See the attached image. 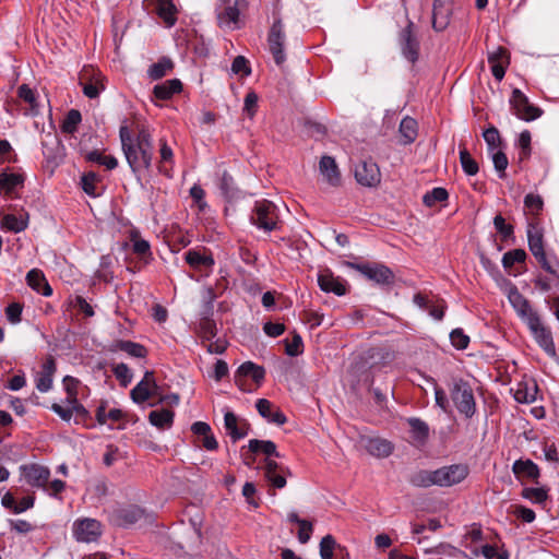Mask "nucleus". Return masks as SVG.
I'll use <instances>...</instances> for the list:
<instances>
[{
    "label": "nucleus",
    "instance_id": "obj_29",
    "mask_svg": "<svg viewBox=\"0 0 559 559\" xmlns=\"http://www.w3.org/2000/svg\"><path fill=\"white\" fill-rule=\"evenodd\" d=\"M411 428L412 438L419 444H425L429 438V426L418 417H408L406 419Z\"/></svg>",
    "mask_w": 559,
    "mask_h": 559
},
{
    "label": "nucleus",
    "instance_id": "obj_42",
    "mask_svg": "<svg viewBox=\"0 0 559 559\" xmlns=\"http://www.w3.org/2000/svg\"><path fill=\"white\" fill-rule=\"evenodd\" d=\"M80 85L82 86L83 94L91 98H97L102 91L105 90V85L103 84L100 79L85 81V76L81 79Z\"/></svg>",
    "mask_w": 559,
    "mask_h": 559
},
{
    "label": "nucleus",
    "instance_id": "obj_56",
    "mask_svg": "<svg viewBox=\"0 0 559 559\" xmlns=\"http://www.w3.org/2000/svg\"><path fill=\"white\" fill-rule=\"evenodd\" d=\"M285 353L290 357H296L304 352L302 337L298 333H294L292 341H285Z\"/></svg>",
    "mask_w": 559,
    "mask_h": 559
},
{
    "label": "nucleus",
    "instance_id": "obj_8",
    "mask_svg": "<svg viewBox=\"0 0 559 559\" xmlns=\"http://www.w3.org/2000/svg\"><path fill=\"white\" fill-rule=\"evenodd\" d=\"M284 25L281 19L274 20L267 35L269 50L277 66H282L286 60L285 53Z\"/></svg>",
    "mask_w": 559,
    "mask_h": 559
},
{
    "label": "nucleus",
    "instance_id": "obj_15",
    "mask_svg": "<svg viewBox=\"0 0 559 559\" xmlns=\"http://www.w3.org/2000/svg\"><path fill=\"white\" fill-rule=\"evenodd\" d=\"M102 525L94 519L76 521L73 525V534L78 542H95L102 534Z\"/></svg>",
    "mask_w": 559,
    "mask_h": 559
},
{
    "label": "nucleus",
    "instance_id": "obj_13",
    "mask_svg": "<svg viewBox=\"0 0 559 559\" xmlns=\"http://www.w3.org/2000/svg\"><path fill=\"white\" fill-rule=\"evenodd\" d=\"M507 296L516 314L525 323H528L531 318L538 317V313L532 309L530 301L519 292L515 285L510 284Z\"/></svg>",
    "mask_w": 559,
    "mask_h": 559
},
{
    "label": "nucleus",
    "instance_id": "obj_63",
    "mask_svg": "<svg viewBox=\"0 0 559 559\" xmlns=\"http://www.w3.org/2000/svg\"><path fill=\"white\" fill-rule=\"evenodd\" d=\"M524 205L533 213L538 214L543 210V199L538 194L528 193L524 198Z\"/></svg>",
    "mask_w": 559,
    "mask_h": 559
},
{
    "label": "nucleus",
    "instance_id": "obj_58",
    "mask_svg": "<svg viewBox=\"0 0 559 559\" xmlns=\"http://www.w3.org/2000/svg\"><path fill=\"white\" fill-rule=\"evenodd\" d=\"M17 95L21 99L31 105L32 114L36 115V93L27 84H22L17 90Z\"/></svg>",
    "mask_w": 559,
    "mask_h": 559
},
{
    "label": "nucleus",
    "instance_id": "obj_10",
    "mask_svg": "<svg viewBox=\"0 0 559 559\" xmlns=\"http://www.w3.org/2000/svg\"><path fill=\"white\" fill-rule=\"evenodd\" d=\"M465 464H452L435 469L436 486L451 487L462 483L468 475Z\"/></svg>",
    "mask_w": 559,
    "mask_h": 559
},
{
    "label": "nucleus",
    "instance_id": "obj_53",
    "mask_svg": "<svg viewBox=\"0 0 559 559\" xmlns=\"http://www.w3.org/2000/svg\"><path fill=\"white\" fill-rule=\"evenodd\" d=\"M428 381L433 384L436 405L442 412L448 413L450 411V403H449V400L447 397L444 390L442 388L438 386V384L433 378H429Z\"/></svg>",
    "mask_w": 559,
    "mask_h": 559
},
{
    "label": "nucleus",
    "instance_id": "obj_23",
    "mask_svg": "<svg viewBox=\"0 0 559 559\" xmlns=\"http://www.w3.org/2000/svg\"><path fill=\"white\" fill-rule=\"evenodd\" d=\"M319 171L323 179L332 187H337L341 183V173L335 158L329 155L321 157L319 162Z\"/></svg>",
    "mask_w": 559,
    "mask_h": 559
},
{
    "label": "nucleus",
    "instance_id": "obj_24",
    "mask_svg": "<svg viewBox=\"0 0 559 559\" xmlns=\"http://www.w3.org/2000/svg\"><path fill=\"white\" fill-rule=\"evenodd\" d=\"M152 3L155 5L156 14L167 28L177 23L178 10L173 0H152Z\"/></svg>",
    "mask_w": 559,
    "mask_h": 559
},
{
    "label": "nucleus",
    "instance_id": "obj_20",
    "mask_svg": "<svg viewBox=\"0 0 559 559\" xmlns=\"http://www.w3.org/2000/svg\"><path fill=\"white\" fill-rule=\"evenodd\" d=\"M488 62L491 67V73L497 81H501L506 75V69L509 64L508 50L503 47H497L488 52Z\"/></svg>",
    "mask_w": 559,
    "mask_h": 559
},
{
    "label": "nucleus",
    "instance_id": "obj_54",
    "mask_svg": "<svg viewBox=\"0 0 559 559\" xmlns=\"http://www.w3.org/2000/svg\"><path fill=\"white\" fill-rule=\"evenodd\" d=\"M336 543L332 535L324 536L320 542V556L322 559H332L336 551Z\"/></svg>",
    "mask_w": 559,
    "mask_h": 559
},
{
    "label": "nucleus",
    "instance_id": "obj_12",
    "mask_svg": "<svg viewBox=\"0 0 559 559\" xmlns=\"http://www.w3.org/2000/svg\"><path fill=\"white\" fill-rule=\"evenodd\" d=\"M526 324L534 340L545 350V353L549 356H555L556 347L552 334L550 330L542 323L539 316L536 318H531L530 322Z\"/></svg>",
    "mask_w": 559,
    "mask_h": 559
},
{
    "label": "nucleus",
    "instance_id": "obj_52",
    "mask_svg": "<svg viewBox=\"0 0 559 559\" xmlns=\"http://www.w3.org/2000/svg\"><path fill=\"white\" fill-rule=\"evenodd\" d=\"M536 393H537V386L534 384L532 389H528L527 385L523 388L522 384H519V388L516 389L514 393V399L519 403H533L536 400Z\"/></svg>",
    "mask_w": 559,
    "mask_h": 559
},
{
    "label": "nucleus",
    "instance_id": "obj_59",
    "mask_svg": "<svg viewBox=\"0 0 559 559\" xmlns=\"http://www.w3.org/2000/svg\"><path fill=\"white\" fill-rule=\"evenodd\" d=\"M492 163L495 169L498 171V176L500 179H503L506 177V169L508 167V157L507 155L501 151L491 152Z\"/></svg>",
    "mask_w": 559,
    "mask_h": 559
},
{
    "label": "nucleus",
    "instance_id": "obj_45",
    "mask_svg": "<svg viewBox=\"0 0 559 559\" xmlns=\"http://www.w3.org/2000/svg\"><path fill=\"white\" fill-rule=\"evenodd\" d=\"M435 471H419L411 477V484L416 487L427 488L436 486Z\"/></svg>",
    "mask_w": 559,
    "mask_h": 559
},
{
    "label": "nucleus",
    "instance_id": "obj_62",
    "mask_svg": "<svg viewBox=\"0 0 559 559\" xmlns=\"http://www.w3.org/2000/svg\"><path fill=\"white\" fill-rule=\"evenodd\" d=\"M231 71L235 74L249 75L251 73L249 61L243 56H237L231 63Z\"/></svg>",
    "mask_w": 559,
    "mask_h": 559
},
{
    "label": "nucleus",
    "instance_id": "obj_55",
    "mask_svg": "<svg viewBox=\"0 0 559 559\" xmlns=\"http://www.w3.org/2000/svg\"><path fill=\"white\" fill-rule=\"evenodd\" d=\"M493 226L500 234L502 240H508L513 236L514 228L511 224H507L502 215H496L493 218Z\"/></svg>",
    "mask_w": 559,
    "mask_h": 559
},
{
    "label": "nucleus",
    "instance_id": "obj_38",
    "mask_svg": "<svg viewBox=\"0 0 559 559\" xmlns=\"http://www.w3.org/2000/svg\"><path fill=\"white\" fill-rule=\"evenodd\" d=\"M190 538L185 546H181V548L186 547L193 554L194 559H199V550L202 544L201 525L200 523H197L195 521L192 520L190 521Z\"/></svg>",
    "mask_w": 559,
    "mask_h": 559
},
{
    "label": "nucleus",
    "instance_id": "obj_39",
    "mask_svg": "<svg viewBox=\"0 0 559 559\" xmlns=\"http://www.w3.org/2000/svg\"><path fill=\"white\" fill-rule=\"evenodd\" d=\"M173 68V61L167 57H163L148 68L147 74L152 80H159L171 71Z\"/></svg>",
    "mask_w": 559,
    "mask_h": 559
},
{
    "label": "nucleus",
    "instance_id": "obj_35",
    "mask_svg": "<svg viewBox=\"0 0 559 559\" xmlns=\"http://www.w3.org/2000/svg\"><path fill=\"white\" fill-rule=\"evenodd\" d=\"M174 416L175 414L170 409L163 408L158 411H152L148 414V421L151 423V425L159 429H165L169 428L173 425Z\"/></svg>",
    "mask_w": 559,
    "mask_h": 559
},
{
    "label": "nucleus",
    "instance_id": "obj_21",
    "mask_svg": "<svg viewBox=\"0 0 559 559\" xmlns=\"http://www.w3.org/2000/svg\"><path fill=\"white\" fill-rule=\"evenodd\" d=\"M152 386H156L153 371H146L143 379L131 390V399L134 403L141 404L152 397Z\"/></svg>",
    "mask_w": 559,
    "mask_h": 559
},
{
    "label": "nucleus",
    "instance_id": "obj_9",
    "mask_svg": "<svg viewBox=\"0 0 559 559\" xmlns=\"http://www.w3.org/2000/svg\"><path fill=\"white\" fill-rule=\"evenodd\" d=\"M510 105L515 116L524 121H533L543 114V110L531 104L527 96L519 88L512 91Z\"/></svg>",
    "mask_w": 559,
    "mask_h": 559
},
{
    "label": "nucleus",
    "instance_id": "obj_44",
    "mask_svg": "<svg viewBox=\"0 0 559 559\" xmlns=\"http://www.w3.org/2000/svg\"><path fill=\"white\" fill-rule=\"evenodd\" d=\"M218 188L227 199H233L238 194L234 178L226 170L219 177Z\"/></svg>",
    "mask_w": 559,
    "mask_h": 559
},
{
    "label": "nucleus",
    "instance_id": "obj_60",
    "mask_svg": "<svg viewBox=\"0 0 559 559\" xmlns=\"http://www.w3.org/2000/svg\"><path fill=\"white\" fill-rule=\"evenodd\" d=\"M112 372L123 386H127L132 381V372L123 362L115 365L112 367Z\"/></svg>",
    "mask_w": 559,
    "mask_h": 559
},
{
    "label": "nucleus",
    "instance_id": "obj_18",
    "mask_svg": "<svg viewBox=\"0 0 559 559\" xmlns=\"http://www.w3.org/2000/svg\"><path fill=\"white\" fill-rule=\"evenodd\" d=\"M452 14V0H435L432 8V27L436 32L444 31Z\"/></svg>",
    "mask_w": 559,
    "mask_h": 559
},
{
    "label": "nucleus",
    "instance_id": "obj_50",
    "mask_svg": "<svg viewBox=\"0 0 559 559\" xmlns=\"http://www.w3.org/2000/svg\"><path fill=\"white\" fill-rule=\"evenodd\" d=\"M449 198V193L444 188L436 187L432 190L428 191L423 197V202L427 206H433L437 203L444 202Z\"/></svg>",
    "mask_w": 559,
    "mask_h": 559
},
{
    "label": "nucleus",
    "instance_id": "obj_47",
    "mask_svg": "<svg viewBox=\"0 0 559 559\" xmlns=\"http://www.w3.org/2000/svg\"><path fill=\"white\" fill-rule=\"evenodd\" d=\"M81 121L82 115L79 110H69L61 124L62 132L73 134L78 130V126L81 123Z\"/></svg>",
    "mask_w": 559,
    "mask_h": 559
},
{
    "label": "nucleus",
    "instance_id": "obj_16",
    "mask_svg": "<svg viewBox=\"0 0 559 559\" xmlns=\"http://www.w3.org/2000/svg\"><path fill=\"white\" fill-rule=\"evenodd\" d=\"M247 7V0H235L233 4L226 5L223 10L217 9V20L219 26L238 28L240 12Z\"/></svg>",
    "mask_w": 559,
    "mask_h": 559
},
{
    "label": "nucleus",
    "instance_id": "obj_17",
    "mask_svg": "<svg viewBox=\"0 0 559 559\" xmlns=\"http://www.w3.org/2000/svg\"><path fill=\"white\" fill-rule=\"evenodd\" d=\"M355 178L365 187H376L381 179L379 167L372 160L360 162L355 167Z\"/></svg>",
    "mask_w": 559,
    "mask_h": 559
},
{
    "label": "nucleus",
    "instance_id": "obj_36",
    "mask_svg": "<svg viewBox=\"0 0 559 559\" xmlns=\"http://www.w3.org/2000/svg\"><path fill=\"white\" fill-rule=\"evenodd\" d=\"M527 254L523 249H513L506 252L502 257V266L503 269L513 276H516L518 273L512 272V267L515 263L522 264L525 262Z\"/></svg>",
    "mask_w": 559,
    "mask_h": 559
},
{
    "label": "nucleus",
    "instance_id": "obj_61",
    "mask_svg": "<svg viewBox=\"0 0 559 559\" xmlns=\"http://www.w3.org/2000/svg\"><path fill=\"white\" fill-rule=\"evenodd\" d=\"M483 136L490 153L495 152L501 142L499 131L495 127H490L484 131Z\"/></svg>",
    "mask_w": 559,
    "mask_h": 559
},
{
    "label": "nucleus",
    "instance_id": "obj_22",
    "mask_svg": "<svg viewBox=\"0 0 559 559\" xmlns=\"http://www.w3.org/2000/svg\"><path fill=\"white\" fill-rule=\"evenodd\" d=\"M57 370L56 360L52 356H48L41 365V370L36 378V389L46 393L52 388L53 374Z\"/></svg>",
    "mask_w": 559,
    "mask_h": 559
},
{
    "label": "nucleus",
    "instance_id": "obj_37",
    "mask_svg": "<svg viewBox=\"0 0 559 559\" xmlns=\"http://www.w3.org/2000/svg\"><path fill=\"white\" fill-rule=\"evenodd\" d=\"M201 309L200 317H213L214 302L217 299V294L212 286H206L201 293Z\"/></svg>",
    "mask_w": 559,
    "mask_h": 559
},
{
    "label": "nucleus",
    "instance_id": "obj_2",
    "mask_svg": "<svg viewBox=\"0 0 559 559\" xmlns=\"http://www.w3.org/2000/svg\"><path fill=\"white\" fill-rule=\"evenodd\" d=\"M119 138L126 160L132 174L140 182L143 170H148L152 166L153 148L136 145V142L133 141V135L127 124H122L120 127Z\"/></svg>",
    "mask_w": 559,
    "mask_h": 559
},
{
    "label": "nucleus",
    "instance_id": "obj_49",
    "mask_svg": "<svg viewBox=\"0 0 559 559\" xmlns=\"http://www.w3.org/2000/svg\"><path fill=\"white\" fill-rule=\"evenodd\" d=\"M460 162L463 171L468 176H475L479 168L477 162L472 157L465 147L460 148Z\"/></svg>",
    "mask_w": 559,
    "mask_h": 559
},
{
    "label": "nucleus",
    "instance_id": "obj_28",
    "mask_svg": "<svg viewBox=\"0 0 559 559\" xmlns=\"http://www.w3.org/2000/svg\"><path fill=\"white\" fill-rule=\"evenodd\" d=\"M512 472L516 478H527L535 480L539 477V468L532 460H516L512 465Z\"/></svg>",
    "mask_w": 559,
    "mask_h": 559
},
{
    "label": "nucleus",
    "instance_id": "obj_6",
    "mask_svg": "<svg viewBox=\"0 0 559 559\" xmlns=\"http://www.w3.org/2000/svg\"><path fill=\"white\" fill-rule=\"evenodd\" d=\"M397 44L403 58L412 64L419 59L420 41L414 31V23L407 22V25L399 33Z\"/></svg>",
    "mask_w": 559,
    "mask_h": 559
},
{
    "label": "nucleus",
    "instance_id": "obj_1",
    "mask_svg": "<svg viewBox=\"0 0 559 559\" xmlns=\"http://www.w3.org/2000/svg\"><path fill=\"white\" fill-rule=\"evenodd\" d=\"M248 449L252 454L263 453L265 459L263 461V474L269 485L276 489H282L286 486V475L289 471L275 462L272 457H281L277 452L276 444L271 440L251 439L248 442Z\"/></svg>",
    "mask_w": 559,
    "mask_h": 559
},
{
    "label": "nucleus",
    "instance_id": "obj_19",
    "mask_svg": "<svg viewBox=\"0 0 559 559\" xmlns=\"http://www.w3.org/2000/svg\"><path fill=\"white\" fill-rule=\"evenodd\" d=\"M318 285L325 293H333L336 296L346 294V282L336 277L330 270H324L318 275Z\"/></svg>",
    "mask_w": 559,
    "mask_h": 559
},
{
    "label": "nucleus",
    "instance_id": "obj_51",
    "mask_svg": "<svg viewBox=\"0 0 559 559\" xmlns=\"http://www.w3.org/2000/svg\"><path fill=\"white\" fill-rule=\"evenodd\" d=\"M531 132L528 130H524L520 133L518 139L519 146V159L522 162L530 157L532 148H531Z\"/></svg>",
    "mask_w": 559,
    "mask_h": 559
},
{
    "label": "nucleus",
    "instance_id": "obj_30",
    "mask_svg": "<svg viewBox=\"0 0 559 559\" xmlns=\"http://www.w3.org/2000/svg\"><path fill=\"white\" fill-rule=\"evenodd\" d=\"M24 176L17 173L0 171V191L11 194L16 188L23 187Z\"/></svg>",
    "mask_w": 559,
    "mask_h": 559
},
{
    "label": "nucleus",
    "instance_id": "obj_31",
    "mask_svg": "<svg viewBox=\"0 0 559 559\" xmlns=\"http://www.w3.org/2000/svg\"><path fill=\"white\" fill-rule=\"evenodd\" d=\"M144 518V511L138 506H129L118 511L119 524L129 527L136 524Z\"/></svg>",
    "mask_w": 559,
    "mask_h": 559
},
{
    "label": "nucleus",
    "instance_id": "obj_40",
    "mask_svg": "<svg viewBox=\"0 0 559 559\" xmlns=\"http://www.w3.org/2000/svg\"><path fill=\"white\" fill-rule=\"evenodd\" d=\"M115 347L136 358H144L147 354L146 348L142 344L132 341H118Z\"/></svg>",
    "mask_w": 559,
    "mask_h": 559
},
{
    "label": "nucleus",
    "instance_id": "obj_64",
    "mask_svg": "<svg viewBox=\"0 0 559 559\" xmlns=\"http://www.w3.org/2000/svg\"><path fill=\"white\" fill-rule=\"evenodd\" d=\"M23 307L19 302H12L5 308V316L9 322L16 324L21 322Z\"/></svg>",
    "mask_w": 559,
    "mask_h": 559
},
{
    "label": "nucleus",
    "instance_id": "obj_5",
    "mask_svg": "<svg viewBox=\"0 0 559 559\" xmlns=\"http://www.w3.org/2000/svg\"><path fill=\"white\" fill-rule=\"evenodd\" d=\"M348 266L356 270L367 280L380 286H390L394 283V273L382 263H355L349 262Z\"/></svg>",
    "mask_w": 559,
    "mask_h": 559
},
{
    "label": "nucleus",
    "instance_id": "obj_14",
    "mask_svg": "<svg viewBox=\"0 0 559 559\" xmlns=\"http://www.w3.org/2000/svg\"><path fill=\"white\" fill-rule=\"evenodd\" d=\"M245 378H251L258 385H261L265 378V369L263 366L252 361H246L241 364L235 372V383L242 391H247L245 388Z\"/></svg>",
    "mask_w": 559,
    "mask_h": 559
},
{
    "label": "nucleus",
    "instance_id": "obj_7",
    "mask_svg": "<svg viewBox=\"0 0 559 559\" xmlns=\"http://www.w3.org/2000/svg\"><path fill=\"white\" fill-rule=\"evenodd\" d=\"M527 241L528 249L542 267L552 274L557 275L556 267L551 264V262L547 259L546 252L544 250V236L542 229L538 226L528 224L527 228Z\"/></svg>",
    "mask_w": 559,
    "mask_h": 559
},
{
    "label": "nucleus",
    "instance_id": "obj_33",
    "mask_svg": "<svg viewBox=\"0 0 559 559\" xmlns=\"http://www.w3.org/2000/svg\"><path fill=\"white\" fill-rule=\"evenodd\" d=\"M399 132L402 144L413 143L417 138V121L412 117H404L400 123Z\"/></svg>",
    "mask_w": 559,
    "mask_h": 559
},
{
    "label": "nucleus",
    "instance_id": "obj_43",
    "mask_svg": "<svg viewBox=\"0 0 559 559\" xmlns=\"http://www.w3.org/2000/svg\"><path fill=\"white\" fill-rule=\"evenodd\" d=\"M200 335L205 341H211L217 335V326L213 317H200L199 321Z\"/></svg>",
    "mask_w": 559,
    "mask_h": 559
},
{
    "label": "nucleus",
    "instance_id": "obj_41",
    "mask_svg": "<svg viewBox=\"0 0 559 559\" xmlns=\"http://www.w3.org/2000/svg\"><path fill=\"white\" fill-rule=\"evenodd\" d=\"M1 226L13 233H21L27 228V217H17L13 214H7L1 219Z\"/></svg>",
    "mask_w": 559,
    "mask_h": 559
},
{
    "label": "nucleus",
    "instance_id": "obj_25",
    "mask_svg": "<svg viewBox=\"0 0 559 559\" xmlns=\"http://www.w3.org/2000/svg\"><path fill=\"white\" fill-rule=\"evenodd\" d=\"M186 262L197 271H212L214 259L211 253H202L198 250L190 249L185 252Z\"/></svg>",
    "mask_w": 559,
    "mask_h": 559
},
{
    "label": "nucleus",
    "instance_id": "obj_4",
    "mask_svg": "<svg viewBox=\"0 0 559 559\" xmlns=\"http://www.w3.org/2000/svg\"><path fill=\"white\" fill-rule=\"evenodd\" d=\"M250 222L259 229L270 233L278 228V207L269 200L255 201Z\"/></svg>",
    "mask_w": 559,
    "mask_h": 559
},
{
    "label": "nucleus",
    "instance_id": "obj_34",
    "mask_svg": "<svg viewBox=\"0 0 559 559\" xmlns=\"http://www.w3.org/2000/svg\"><path fill=\"white\" fill-rule=\"evenodd\" d=\"M368 452L378 457H388L393 452V444L381 438H371L367 443Z\"/></svg>",
    "mask_w": 559,
    "mask_h": 559
},
{
    "label": "nucleus",
    "instance_id": "obj_57",
    "mask_svg": "<svg viewBox=\"0 0 559 559\" xmlns=\"http://www.w3.org/2000/svg\"><path fill=\"white\" fill-rule=\"evenodd\" d=\"M451 344L460 350L467 348L469 336L464 333L463 329L456 328L450 333Z\"/></svg>",
    "mask_w": 559,
    "mask_h": 559
},
{
    "label": "nucleus",
    "instance_id": "obj_26",
    "mask_svg": "<svg viewBox=\"0 0 559 559\" xmlns=\"http://www.w3.org/2000/svg\"><path fill=\"white\" fill-rule=\"evenodd\" d=\"M224 427L233 442H237L248 435V425L243 424L239 427L238 418L231 411H226L224 414Z\"/></svg>",
    "mask_w": 559,
    "mask_h": 559
},
{
    "label": "nucleus",
    "instance_id": "obj_3",
    "mask_svg": "<svg viewBox=\"0 0 559 559\" xmlns=\"http://www.w3.org/2000/svg\"><path fill=\"white\" fill-rule=\"evenodd\" d=\"M450 396L457 412L466 418L476 413V401L471 384L462 378L454 379L450 386Z\"/></svg>",
    "mask_w": 559,
    "mask_h": 559
},
{
    "label": "nucleus",
    "instance_id": "obj_11",
    "mask_svg": "<svg viewBox=\"0 0 559 559\" xmlns=\"http://www.w3.org/2000/svg\"><path fill=\"white\" fill-rule=\"evenodd\" d=\"M20 473L33 488L46 489V485L50 478V469L37 463L23 464L20 466Z\"/></svg>",
    "mask_w": 559,
    "mask_h": 559
},
{
    "label": "nucleus",
    "instance_id": "obj_32",
    "mask_svg": "<svg viewBox=\"0 0 559 559\" xmlns=\"http://www.w3.org/2000/svg\"><path fill=\"white\" fill-rule=\"evenodd\" d=\"M182 88V83L178 79L167 80L162 84L154 86V95L158 99H168L176 93H179Z\"/></svg>",
    "mask_w": 559,
    "mask_h": 559
},
{
    "label": "nucleus",
    "instance_id": "obj_46",
    "mask_svg": "<svg viewBox=\"0 0 559 559\" xmlns=\"http://www.w3.org/2000/svg\"><path fill=\"white\" fill-rule=\"evenodd\" d=\"M86 159L92 163H97L99 165L105 166L107 169L111 170L118 166V160L115 156L104 155L99 151L94 150L86 154Z\"/></svg>",
    "mask_w": 559,
    "mask_h": 559
},
{
    "label": "nucleus",
    "instance_id": "obj_48",
    "mask_svg": "<svg viewBox=\"0 0 559 559\" xmlns=\"http://www.w3.org/2000/svg\"><path fill=\"white\" fill-rule=\"evenodd\" d=\"M99 181V176L93 171L86 173L81 177V187L83 191L90 197H98L96 183Z\"/></svg>",
    "mask_w": 559,
    "mask_h": 559
},
{
    "label": "nucleus",
    "instance_id": "obj_27",
    "mask_svg": "<svg viewBox=\"0 0 559 559\" xmlns=\"http://www.w3.org/2000/svg\"><path fill=\"white\" fill-rule=\"evenodd\" d=\"M26 283L32 289L45 297L52 295V288L48 284L44 273L38 269L28 271L26 274Z\"/></svg>",
    "mask_w": 559,
    "mask_h": 559
}]
</instances>
